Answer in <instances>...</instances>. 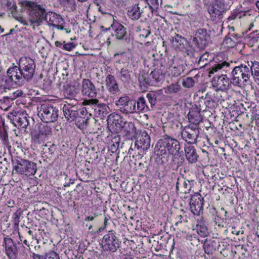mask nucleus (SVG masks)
Wrapping results in <instances>:
<instances>
[{
  "instance_id": "29",
  "label": "nucleus",
  "mask_w": 259,
  "mask_h": 259,
  "mask_svg": "<svg viewBox=\"0 0 259 259\" xmlns=\"http://www.w3.org/2000/svg\"><path fill=\"white\" fill-rule=\"evenodd\" d=\"M119 110L125 114L136 112V102L130 100L125 105L119 108Z\"/></svg>"
},
{
  "instance_id": "53",
  "label": "nucleus",
  "mask_w": 259,
  "mask_h": 259,
  "mask_svg": "<svg viewBox=\"0 0 259 259\" xmlns=\"http://www.w3.org/2000/svg\"><path fill=\"white\" fill-rule=\"evenodd\" d=\"M97 214L95 213L93 215H89V216H88L87 217H85V218L84 219V221H93L95 218L97 217Z\"/></svg>"
},
{
  "instance_id": "1",
  "label": "nucleus",
  "mask_w": 259,
  "mask_h": 259,
  "mask_svg": "<svg viewBox=\"0 0 259 259\" xmlns=\"http://www.w3.org/2000/svg\"><path fill=\"white\" fill-rule=\"evenodd\" d=\"M18 66L13 65L7 70L8 76L11 81L22 85L25 82L30 81L33 77L35 64L30 58L21 57Z\"/></svg>"
},
{
  "instance_id": "60",
  "label": "nucleus",
  "mask_w": 259,
  "mask_h": 259,
  "mask_svg": "<svg viewBox=\"0 0 259 259\" xmlns=\"http://www.w3.org/2000/svg\"><path fill=\"white\" fill-rule=\"evenodd\" d=\"M179 183L177 182V185H176V189H177V191L178 192L180 193V191L179 189Z\"/></svg>"
},
{
  "instance_id": "34",
  "label": "nucleus",
  "mask_w": 259,
  "mask_h": 259,
  "mask_svg": "<svg viewBox=\"0 0 259 259\" xmlns=\"http://www.w3.org/2000/svg\"><path fill=\"white\" fill-rule=\"evenodd\" d=\"M251 69V76L253 75L255 79L259 80V62L254 61L249 62Z\"/></svg>"
},
{
  "instance_id": "38",
  "label": "nucleus",
  "mask_w": 259,
  "mask_h": 259,
  "mask_svg": "<svg viewBox=\"0 0 259 259\" xmlns=\"http://www.w3.org/2000/svg\"><path fill=\"white\" fill-rule=\"evenodd\" d=\"M16 20L21 23L24 26H31L32 27H34L35 25L34 24H32L31 21V18L29 17V19L26 20L25 18H23L21 16H18L15 17Z\"/></svg>"
},
{
  "instance_id": "24",
  "label": "nucleus",
  "mask_w": 259,
  "mask_h": 259,
  "mask_svg": "<svg viewBox=\"0 0 259 259\" xmlns=\"http://www.w3.org/2000/svg\"><path fill=\"white\" fill-rule=\"evenodd\" d=\"M16 126L20 128H26L29 124L27 114L24 112L17 113L13 117Z\"/></svg>"
},
{
  "instance_id": "26",
  "label": "nucleus",
  "mask_w": 259,
  "mask_h": 259,
  "mask_svg": "<svg viewBox=\"0 0 259 259\" xmlns=\"http://www.w3.org/2000/svg\"><path fill=\"white\" fill-rule=\"evenodd\" d=\"M189 122L192 123L191 126H196L198 127L199 123L202 120V117L200 112L198 111L197 109H192L188 115Z\"/></svg>"
},
{
  "instance_id": "48",
  "label": "nucleus",
  "mask_w": 259,
  "mask_h": 259,
  "mask_svg": "<svg viewBox=\"0 0 259 259\" xmlns=\"http://www.w3.org/2000/svg\"><path fill=\"white\" fill-rule=\"evenodd\" d=\"M114 141H112L113 144L111 146V150L112 152L116 151L120 144L118 141V139L114 138Z\"/></svg>"
},
{
  "instance_id": "10",
  "label": "nucleus",
  "mask_w": 259,
  "mask_h": 259,
  "mask_svg": "<svg viewBox=\"0 0 259 259\" xmlns=\"http://www.w3.org/2000/svg\"><path fill=\"white\" fill-rule=\"evenodd\" d=\"M199 134L198 127L191 125L186 126L181 132L182 139L187 142L188 144L196 143V140Z\"/></svg>"
},
{
  "instance_id": "25",
  "label": "nucleus",
  "mask_w": 259,
  "mask_h": 259,
  "mask_svg": "<svg viewBox=\"0 0 259 259\" xmlns=\"http://www.w3.org/2000/svg\"><path fill=\"white\" fill-rule=\"evenodd\" d=\"M185 152L186 157L189 162L193 163L197 161L198 155L194 146L191 145H186Z\"/></svg>"
},
{
  "instance_id": "28",
  "label": "nucleus",
  "mask_w": 259,
  "mask_h": 259,
  "mask_svg": "<svg viewBox=\"0 0 259 259\" xmlns=\"http://www.w3.org/2000/svg\"><path fill=\"white\" fill-rule=\"evenodd\" d=\"M142 13L138 5H132L128 8L127 15L132 20H138L141 17Z\"/></svg>"
},
{
  "instance_id": "58",
  "label": "nucleus",
  "mask_w": 259,
  "mask_h": 259,
  "mask_svg": "<svg viewBox=\"0 0 259 259\" xmlns=\"http://www.w3.org/2000/svg\"><path fill=\"white\" fill-rule=\"evenodd\" d=\"M142 30V29H141V27L140 26H138L137 28H136V32H139V33L141 32V31Z\"/></svg>"
},
{
  "instance_id": "39",
  "label": "nucleus",
  "mask_w": 259,
  "mask_h": 259,
  "mask_svg": "<svg viewBox=\"0 0 259 259\" xmlns=\"http://www.w3.org/2000/svg\"><path fill=\"white\" fill-rule=\"evenodd\" d=\"M76 92L73 88H66L64 92V95L66 98L73 99L76 96Z\"/></svg>"
},
{
  "instance_id": "59",
  "label": "nucleus",
  "mask_w": 259,
  "mask_h": 259,
  "mask_svg": "<svg viewBox=\"0 0 259 259\" xmlns=\"http://www.w3.org/2000/svg\"><path fill=\"white\" fill-rule=\"evenodd\" d=\"M63 30H64L66 33H69L71 32V30L70 29L65 28H64Z\"/></svg>"
},
{
  "instance_id": "6",
  "label": "nucleus",
  "mask_w": 259,
  "mask_h": 259,
  "mask_svg": "<svg viewBox=\"0 0 259 259\" xmlns=\"http://www.w3.org/2000/svg\"><path fill=\"white\" fill-rule=\"evenodd\" d=\"M210 41V35L204 28H200L196 31L195 36L192 40V46L194 50L204 48Z\"/></svg>"
},
{
  "instance_id": "21",
  "label": "nucleus",
  "mask_w": 259,
  "mask_h": 259,
  "mask_svg": "<svg viewBox=\"0 0 259 259\" xmlns=\"http://www.w3.org/2000/svg\"><path fill=\"white\" fill-rule=\"evenodd\" d=\"M45 21L50 27H54L56 24H62L64 22L61 15L52 11L47 12Z\"/></svg>"
},
{
  "instance_id": "64",
  "label": "nucleus",
  "mask_w": 259,
  "mask_h": 259,
  "mask_svg": "<svg viewBox=\"0 0 259 259\" xmlns=\"http://www.w3.org/2000/svg\"><path fill=\"white\" fill-rule=\"evenodd\" d=\"M0 30L1 31V32H4V30L2 28V26L0 25Z\"/></svg>"
},
{
  "instance_id": "41",
  "label": "nucleus",
  "mask_w": 259,
  "mask_h": 259,
  "mask_svg": "<svg viewBox=\"0 0 259 259\" xmlns=\"http://www.w3.org/2000/svg\"><path fill=\"white\" fill-rule=\"evenodd\" d=\"M130 100L127 96L120 97L116 102V105L119 106V108L123 106Z\"/></svg>"
},
{
  "instance_id": "36",
  "label": "nucleus",
  "mask_w": 259,
  "mask_h": 259,
  "mask_svg": "<svg viewBox=\"0 0 259 259\" xmlns=\"http://www.w3.org/2000/svg\"><path fill=\"white\" fill-rule=\"evenodd\" d=\"M196 229L198 234L202 237H205L208 234L207 227L204 224L196 225Z\"/></svg>"
},
{
  "instance_id": "17",
  "label": "nucleus",
  "mask_w": 259,
  "mask_h": 259,
  "mask_svg": "<svg viewBox=\"0 0 259 259\" xmlns=\"http://www.w3.org/2000/svg\"><path fill=\"white\" fill-rule=\"evenodd\" d=\"M81 93L84 96L94 98L97 96V91L91 80L84 79L82 82Z\"/></svg>"
},
{
  "instance_id": "30",
  "label": "nucleus",
  "mask_w": 259,
  "mask_h": 259,
  "mask_svg": "<svg viewBox=\"0 0 259 259\" xmlns=\"http://www.w3.org/2000/svg\"><path fill=\"white\" fill-rule=\"evenodd\" d=\"M52 133V128L47 124H41L39 126V134L38 135H34V139L38 140L41 136H48Z\"/></svg>"
},
{
  "instance_id": "23",
  "label": "nucleus",
  "mask_w": 259,
  "mask_h": 259,
  "mask_svg": "<svg viewBox=\"0 0 259 259\" xmlns=\"http://www.w3.org/2000/svg\"><path fill=\"white\" fill-rule=\"evenodd\" d=\"M111 28L113 35L115 36L117 39H122L126 34V28L118 22H114L111 25Z\"/></svg>"
},
{
  "instance_id": "62",
  "label": "nucleus",
  "mask_w": 259,
  "mask_h": 259,
  "mask_svg": "<svg viewBox=\"0 0 259 259\" xmlns=\"http://www.w3.org/2000/svg\"><path fill=\"white\" fill-rule=\"evenodd\" d=\"M28 234H29L30 236H33L32 231L29 230V231H28Z\"/></svg>"
},
{
  "instance_id": "13",
  "label": "nucleus",
  "mask_w": 259,
  "mask_h": 259,
  "mask_svg": "<svg viewBox=\"0 0 259 259\" xmlns=\"http://www.w3.org/2000/svg\"><path fill=\"white\" fill-rule=\"evenodd\" d=\"M211 83L216 91H225L228 90L230 85L229 78L225 74H222L219 76L214 77L211 81Z\"/></svg>"
},
{
  "instance_id": "12",
  "label": "nucleus",
  "mask_w": 259,
  "mask_h": 259,
  "mask_svg": "<svg viewBox=\"0 0 259 259\" xmlns=\"http://www.w3.org/2000/svg\"><path fill=\"white\" fill-rule=\"evenodd\" d=\"M6 253L9 259H16L18 255V247L20 244L14 242L11 238L5 237L4 239Z\"/></svg>"
},
{
  "instance_id": "3",
  "label": "nucleus",
  "mask_w": 259,
  "mask_h": 259,
  "mask_svg": "<svg viewBox=\"0 0 259 259\" xmlns=\"http://www.w3.org/2000/svg\"><path fill=\"white\" fill-rule=\"evenodd\" d=\"M251 76L249 62H244L233 68L231 73L230 82L234 85L243 87L248 84Z\"/></svg>"
},
{
  "instance_id": "11",
  "label": "nucleus",
  "mask_w": 259,
  "mask_h": 259,
  "mask_svg": "<svg viewBox=\"0 0 259 259\" xmlns=\"http://www.w3.org/2000/svg\"><path fill=\"white\" fill-rule=\"evenodd\" d=\"M150 146V138L148 133L145 132H141L138 136L135 142V147L140 152L147 150Z\"/></svg>"
},
{
  "instance_id": "16",
  "label": "nucleus",
  "mask_w": 259,
  "mask_h": 259,
  "mask_svg": "<svg viewBox=\"0 0 259 259\" xmlns=\"http://www.w3.org/2000/svg\"><path fill=\"white\" fill-rule=\"evenodd\" d=\"M168 70L172 76H178L183 73L185 66L178 59H171L168 62Z\"/></svg>"
},
{
  "instance_id": "50",
  "label": "nucleus",
  "mask_w": 259,
  "mask_h": 259,
  "mask_svg": "<svg viewBox=\"0 0 259 259\" xmlns=\"http://www.w3.org/2000/svg\"><path fill=\"white\" fill-rule=\"evenodd\" d=\"M178 221L176 223V225H177L179 223H181L182 222H187V217L186 215H179L178 216Z\"/></svg>"
},
{
  "instance_id": "63",
  "label": "nucleus",
  "mask_w": 259,
  "mask_h": 259,
  "mask_svg": "<svg viewBox=\"0 0 259 259\" xmlns=\"http://www.w3.org/2000/svg\"><path fill=\"white\" fill-rule=\"evenodd\" d=\"M23 243H24L25 244H26V245H28V243H27L28 242H27V240H26V239H25V240H24L23 241Z\"/></svg>"
},
{
  "instance_id": "4",
  "label": "nucleus",
  "mask_w": 259,
  "mask_h": 259,
  "mask_svg": "<svg viewBox=\"0 0 259 259\" xmlns=\"http://www.w3.org/2000/svg\"><path fill=\"white\" fill-rule=\"evenodd\" d=\"M22 5L27 11L31 21L35 26H38L45 21L47 10L45 8L36 2L25 1L22 2Z\"/></svg>"
},
{
  "instance_id": "56",
  "label": "nucleus",
  "mask_w": 259,
  "mask_h": 259,
  "mask_svg": "<svg viewBox=\"0 0 259 259\" xmlns=\"http://www.w3.org/2000/svg\"><path fill=\"white\" fill-rule=\"evenodd\" d=\"M210 1V0H202L203 3H204V5H208V4L209 3Z\"/></svg>"
},
{
  "instance_id": "7",
  "label": "nucleus",
  "mask_w": 259,
  "mask_h": 259,
  "mask_svg": "<svg viewBox=\"0 0 259 259\" xmlns=\"http://www.w3.org/2000/svg\"><path fill=\"white\" fill-rule=\"evenodd\" d=\"M101 244L103 248L105 250H109L114 252L119 247L120 242L115 236V232L111 230L104 236Z\"/></svg>"
},
{
  "instance_id": "43",
  "label": "nucleus",
  "mask_w": 259,
  "mask_h": 259,
  "mask_svg": "<svg viewBox=\"0 0 259 259\" xmlns=\"http://www.w3.org/2000/svg\"><path fill=\"white\" fill-rule=\"evenodd\" d=\"M148 102L151 104V106L155 105L156 103V96L153 93H148L146 95Z\"/></svg>"
},
{
  "instance_id": "55",
  "label": "nucleus",
  "mask_w": 259,
  "mask_h": 259,
  "mask_svg": "<svg viewBox=\"0 0 259 259\" xmlns=\"http://www.w3.org/2000/svg\"><path fill=\"white\" fill-rule=\"evenodd\" d=\"M53 27L61 30H63L64 29V27L62 25V24H56Z\"/></svg>"
},
{
  "instance_id": "8",
  "label": "nucleus",
  "mask_w": 259,
  "mask_h": 259,
  "mask_svg": "<svg viewBox=\"0 0 259 259\" xmlns=\"http://www.w3.org/2000/svg\"><path fill=\"white\" fill-rule=\"evenodd\" d=\"M36 164L27 160H21L15 165L14 170L17 173L27 176L34 175L36 171Z\"/></svg>"
},
{
  "instance_id": "51",
  "label": "nucleus",
  "mask_w": 259,
  "mask_h": 259,
  "mask_svg": "<svg viewBox=\"0 0 259 259\" xmlns=\"http://www.w3.org/2000/svg\"><path fill=\"white\" fill-rule=\"evenodd\" d=\"M23 94V92L21 90H17L12 93L11 95L12 99H15L17 97L21 96Z\"/></svg>"
},
{
  "instance_id": "2",
  "label": "nucleus",
  "mask_w": 259,
  "mask_h": 259,
  "mask_svg": "<svg viewBox=\"0 0 259 259\" xmlns=\"http://www.w3.org/2000/svg\"><path fill=\"white\" fill-rule=\"evenodd\" d=\"M179 142L175 139L165 136L158 140L156 146L155 153L157 156H162V163L167 162L169 155H176L180 150Z\"/></svg>"
},
{
  "instance_id": "15",
  "label": "nucleus",
  "mask_w": 259,
  "mask_h": 259,
  "mask_svg": "<svg viewBox=\"0 0 259 259\" xmlns=\"http://www.w3.org/2000/svg\"><path fill=\"white\" fill-rule=\"evenodd\" d=\"M98 100L96 99H92L89 100H85L83 103L84 105H97V107L95 108L96 114L102 118L106 116L110 112L109 107L104 103H99Z\"/></svg>"
},
{
  "instance_id": "37",
  "label": "nucleus",
  "mask_w": 259,
  "mask_h": 259,
  "mask_svg": "<svg viewBox=\"0 0 259 259\" xmlns=\"http://www.w3.org/2000/svg\"><path fill=\"white\" fill-rule=\"evenodd\" d=\"M136 105V112L144 111L146 107L145 99L143 97L139 98Z\"/></svg>"
},
{
  "instance_id": "5",
  "label": "nucleus",
  "mask_w": 259,
  "mask_h": 259,
  "mask_svg": "<svg viewBox=\"0 0 259 259\" xmlns=\"http://www.w3.org/2000/svg\"><path fill=\"white\" fill-rule=\"evenodd\" d=\"M58 112L52 105L44 103L41 104L38 114L45 122H53L57 120Z\"/></svg>"
},
{
  "instance_id": "27",
  "label": "nucleus",
  "mask_w": 259,
  "mask_h": 259,
  "mask_svg": "<svg viewBox=\"0 0 259 259\" xmlns=\"http://www.w3.org/2000/svg\"><path fill=\"white\" fill-rule=\"evenodd\" d=\"M120 118V116L119 114H110L108 117V122L110 123L112 121L113 123H115L117 128H120L121 126L126 127V125L130 128L129 130H127V132H130V130H133L134 128V124L132 122H125L124 125L122 126L121 124L118 123V121Z\"/></svg>"
},
{
  "instance_id": "57",
  "label": "nucleus",
  "mask_w": 259,
  "mask_h": 259,
  "mask_svg": "<svg viewBox=\"0 0 259 259\" xmlns=\"http://www.w3.org/2000/svg\"><path fill=\"white\" fill-rule=\"evenodd\" d=\"M205 55H202V56L200 57V59H199V62H200V61H202V60H203L206 59V58H205Z\"/></svg>"
},
{
  "instance_id": "35",
  "label": "nucleus",
  "mask_w": 259,
  "mask_h": 259,
  "mask_svg": "<svg viewBox=\"0 0 259 259\" xmlns=\"http://www.w3.org/2000/svg\"><path fill=\"white\" fill-rule=\"evenodd\" d=\"M181 86L178 83L172 84L164 89V92L166 94L177 93L180 91Z\"/></svg>"
},
{
  "instance_id": "47",
  "label": "nucleus",
  "mask_w": 259,
  "mask_h": 259,
  "mask_svg": "<svg viewBox=\"0 0 259 259\" xmlns=\"http://www.w3.org/2000/svg\"><path fill=\"white\" fill-rule=\"evenodd\" d=\"M151 33V31L149 29H142L141 31V32L139 33V35L140 37L142 38H146Z\"/></svg>"
},
{
  "instance_id": "52",
  "label": "nucleus",
  "mask_w": 259,
  "mask_h": 259,
  "mask_svg": "<svg viewBox=\"0 0 259 259\" xmlns=\"http://www.w3.org/2000/svg\"><path fill=\"white\" fill-rule=\"evenodd\" d=\"M172 156V162L173 163L176 164V163H178V160H179L180 155H179V152L177 153V154L174 155H171Z\"/></svg>"
},
{
  "instance_id": "22",
  "label": "nucleus",
  "mask_w": 259,
  "mask_h": 259,
  "mask_svg": "<svg viewBox=\"0 0 259 259\" xmlns=\"http://www.w3.org/2000/svg\"><path fill=\"white\" fill-rule=\"evenodd\" d=\"M77 107L75 106H71L69 104H65L63 108V111L65 118L70 121H73L78 115L77 111Z\"/></svg>"
},
{
  "instance_id": "20",
  "label": "nucleus",
  "mask_w": 259,
  "mask_h": 259,
  "mask_svg": "<svg viewBox=\"0 0 259 259\" xmlns=\"http://www.w3.org/2000/svg\"><path fill=\"white\" fill-rule=\"evenodd\" d=\"M106 87L110 94H117L120 92L118 84L114 76L109 74L105 79Z\"/></svg>"
},
{
  "instance_id": "19",
  "label": "nucleus",
  "mask_w": 259,
  "mask_h": 259,
  "mask_svg": "<svg viewBox=\"0 0 259 259\" xmlns=\"http://www.w3.org/2000/svg\"><path fill=\"white\" fill-rule=\"evenodd\" d=\"M230 63L226 61L215 62L209 68L208 71L209 76H211L212 74L219 72L226 73L230 70Z\"/></svg>"
},
{
  "instance_id": "44",
  "label": "nucleus",
  "mask_w": 259,
  "mask_h": 259,
  "mask_svg": "<svg viewBox=\"0 0 259 259\" xmlns=\"http://www.w3.org/2000/svg\"><path fill=\"white\" fill-rule=\"evenodd\" d=\"M6 6L12 12L15 11L17 9L16 3L13 0H7Z\"/></svg>"
},
{
  "instance_id": "14",
  "label": "nucleus",
  "mask_w": 259,
  "mask_h": 259,
  "mask_svg": "<svg viewBox=\"0 0 259 259\" xmlns=\"http://www.w3.org/2000/svg\"><path fill=\"white\" fill-rule=\"evenodd\" d=\"M203 203L201 195L198 193L191 196L190 207L191 212L194 214L199 215L203 211Z\"/></svg>"
},
{
  "instance_id": "42",
  "label": "nucleus",
  "mask_w": 259,
  "mask_h": 259,
  "mask_svg": "<svg viewBox=\"0 0 259 259\" xmlns=\"http://www.w3.org/2000/svg\"><path fill=\"white\" fill-rule=\"evenodd\" d=\"M21 216L20 210H17L12 216L13 221L15 225L18 226L20 222V218Z\"/></svg>"
},
{
  "instance_id": "46",
  "label": "nucleus",
  "mask_w": 259,
  "mask_h": 259,
  "mask_svg": "<svg viewBox=\"0 0 259 259\" xmlns=\"http://www.w3.org/2000/svg\"><path fill=\"white\" fill-rule=\"evenodd\" d=\"M75 47L76 45L73 42L65 43V42H64L63 49L66 51H71Z\"/></svg>"
},
{
  "instance_id": "61",
  "label": "nucleus",
  "mask_w": 259,
  "mask_h": 259,
  "mask_svg": "<svg viewBox=\"0 0 259 259\" xmlns=\"http://www.w3.org/2000/svg\"><path fill=\"white\" fill-rule=\"evenodd\" d=\"M255 6L257 9L259 10V1H257L255 3Z\"/></svg>"
},
{
  "instance_id": "31",
  "label": "nucleus",
  "mask_w": 259,
  "mask_h": 259,
  "mask_svg": "<svg viewBox=\"0 0 259 259\" xmlns=\"http://www.w3.org/2000/svg\"><path fill=\"white\" fill-rule=\"evenodd\" d=\"M32 258L33 259H60V256L57 252L54 251H50L46 253L45 255L33 253Z\"/></svg>"
},
{
  "instance_id": "33",
  "label": "nucleus",
  "mask_w": 259,
  "mask_h": 259,
  "mask_svg": "<svg viewBox=\"0 0 259 259\" xmlns=\"http://www.w3.org/2000/svg\"><path fill=\"white\" fill-rule=\"evenodd\" d=\"M118 77L121 81L128 83L131 80V72L128 69L122 68L119 72Z\"/></svg>"
},
{
  "instance_id": "54",
  "label": "nucleus",
  "mask_w": 259,
  "mask_h": 259,
  "mask_svg": "<svg viewBox=\"0 0 259 259\" xmlns=\"http://www.w3.org/2000/svg\"><path fill=\"white\" fill-rule=\"evenodd\" d=\"M64 42L65 41L61 42V41H56L55 42V44L57 47H59V48H60L63 49Z\"/></svg>"
},
{
  "instance_id": "32",
  "label": "nucleus",
  "mask_w": 259,
  "mask_h": 259,
  "mask_svg": "<svg viewBox=\"0 0 259 259\" xmlns=\"http://www.w3.org/2000/svg\"><path fill=\"white\" fill-rule=\"evenodd\" d=\"M237 35L233 34H229L225 37L224 40V44L228 48H233L235 46L236 40L237 39Z\"/></svg>"
},
{
  "instance_id": "45",
  "label": "nucleus",
  "mask_w": 259,
  "mask_h": 259,
  "mask_svg": "<svg viewBox=\"0 0 259 259\" xmlns=\"http://www.w3.org/2000/svg\"><path fill=\"white\" fill-rule=\"evenodd\" d=\"M188 187H190V184L189 181L187 182L185 180L183 181V189L182 190L180 193H189V191H190V189L188 188Z\"/></svg>"
},
{
  "instance_id": "40",
  "label": "nucleus",
  "mask_w": 259,
  "mask_h": 259,
  "mask_svg": "<svg viewBox=\"0 0 259 259\" xmlns=\"http://www.w3.org/2000/svg\"><path fill=\"white\" fill-rule=\"evenodd\" d=\"M194 82L195 81L192 77H188L183 80L182 85L185 88H189L192 87L194 85Z\"/></svg>"
},
{
  "instance_id": "9",
  "label": "nucleus",
  "mask_w": 259,
  "mask_h": 259,
  "mask_svg": "<svg viewBox=\"0 0 259 259\" xmlns=\"http://www.w3.org/2000/svg\"><path fill=\"white\" fill-rule=\"evenodd\" d=\"M164 75L158 70L152 71L147 76L143 75L139 77L138 80L140 83L143 85L147 84L153 86L158 85L164 79Z\"/></svg>"
},
{
  "instance_id": "49",
  "label": "nucleus",
  "mask_w": 259,
  "mask_h": 259,
  "mask_svg": "<svg viewBox=\"0 0 259 259\" xmlns=\"http://www.w3.org/2000/svg\"><path fill=\"white\" fill-rule=\"evenodd\" d=\"M110 218L108 216H105L104 218V227L103 228H100L99 229V231L101 232L104 229L106 228L110 224L109 222Z\"/></svg>"
},
{
  "instance_id": "18",
  "label": "nucleus",
  "mask_w": 259,
  "mask_h": 259,
  "mask_svg": "<svg viewBox=\"0 0 259 259\" xmlns=\"http://www.w3.org/2000/svg\"><path fill=\"white\" fill-rule=\"evenodd\" d=\"M223 8H222L221 0H215V3L208 6L207 11L211 18L215 20L222 15Z\"/></svg>"
}]
</instances>
